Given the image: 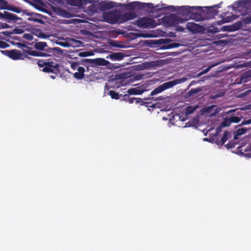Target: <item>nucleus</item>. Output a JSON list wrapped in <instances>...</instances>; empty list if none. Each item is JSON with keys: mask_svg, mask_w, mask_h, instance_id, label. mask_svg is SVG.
I'll list each match as a JSON object with an SVG mask.
<instances>
[{"mask_svg": "<svg viewBox=\"0 0 251 251\" xmlns=\"http://www.w3.org/2000/svg\"><path fill=\"white\" fill-rule=\"evenodd\" d=\"M33 64H37L39 67H43L42 71L46 73H52L57 74L59 73V65L53 61L46 60L34 59L31 58L30 59Z\"/></svg>", "mask_w": 251, "mask_h": 251, "instance_id": "1", "label": "nucleus"}, {"mask_svg": "<svg viewBox=\"0 0 251 251\" xmlns=\"http://www.w3.org/2000/svg\"><path fill=\"white\" fill-rule=\"evenodd\" d=\"M168 9L173 12L176 11L178 15L184 17V18L181 20V22L186 21L188 20V18L193 11H197V10H201V6H168Z\"/></svg>", "mask_w": 251, "mask_h": 251, "instance_id": "2", "label": "nucleus"}, {"mask_svg": "<svg viewBox=\"0 0 251 251\" xmlns=\"http://www.w3.org/2000/svg\"><path fill=\"white\" fill-rule=\"evenodd\" d=\"M185 80L186 79L185 78H182L165 82L152 90L150 94V96H153L160 93L167 89L173 87L175 85L184 82Z\"/></svg>", "mask_w": 251, "mask_h": 251, "instance_id": "3", "label": "nucleus"}, {"mask_svg": "<svg viewBox=\"0 0 251 251\" xmlns=\"http://www.w3.org/2000/svg\"><path fill=\"white\" fill-rule=\"evenodd\" d=\"M1 52L13 60H24L25 58L31 59V57H29L25 53H22L20 50H1Z\"/></svg>", "mask_w": 251, "mask_h": 251, "instance_id": "4", "label": "nucleus"}, {"mask_svg": "<svg viewBox=\"0 0 251 251\" xmlns=\"http://www.w3.org/2000/svg\"><path fill=\"white\" fill-rule=\"evenodd\" d=\"M135 24L138 27L147 28H153L156 25V23L152 19L148 17L140 18L135 22Z\"/></svg>", "mask_w": 251, "mask_h": 251, "instance_id": "5", "label": "nucleus"}, {"mask_svg": "<svg viewBox=\"0 0 251 251\" xmlns=\"http://www.w3.org/2000/svg\"><path fill=\"white\" fill-rule=\"evenodd\" d=\"M164 99V98L163 97H158L157 98L154 97H148L147 98H144V99H142L141 98H128V102L129 103H132L134 101L136 102V103H141V105H144L146 107H155V105L154 104H152L151 106L149 105V104H150L151 102H146L144 101V100H162Z\"/></svg>", "mask_w": 251, "mask_h": 251, "instance_id": "6", "label": "nucleus"}, {"mask_svg": "<svg viewBox=\"0 0 251 251\" xmlns=\"http://www.w3.org/2000/svg\"><path fill=\"white\" fill-rule=\"evenodd\" d=\"M222 2L221 3V4ZM220 3L218 4L214 5L212 6L205 7L206 9V10L203 11L201 8V13L205 16L204 18L205 19H212L215 18L216 15H217L219 11L215 9V8H219L220 7Z\"/></svg>", "mask_w": 251, "mask_h": 251, "instance_id": "7", "label": "nucleus"}, {"mask_svg": "<svg viewBox=\"0 0 251 251\" xmlns=\"http://www.w3.org/2000/svg\"><path fill=\"white\" fill-rule=\"evenodd\" d=\"M47 44L45 42H38L35 43L34 48L35 49L38 50H45L46 53L48 54H53V52L55 50H57L58 52L62 51V50L59 48H47Z\"/></svg>", "mask_w": 251, "mask_h": 251, "instance_id": "8", "label": "nucleus"}, {"mask_svg": "<svg viewBox=\"0 0 251 251\" xmlns=\"http://www.w3.org/2000/svg\"><path fill=\"white\" fill-rule=\"evenodd\" d=\"M0 19H1L8 23H16L19 20H22L20 17H18L16 15L10 13L7 11H4L3 12H0Z\"/></svg>", "mask_w": 251, "mask_h": 251, "instance_id": "9", "label": "nucleus"}, {"mask_svg": "<svg viewBox=\"0 0 251 251\" xmlns=\"http://www.w3.org/2000/svg\"><path fill=\"white\" fill-rule=\"evenodd\" d=\"M105 21L110 24H115L119 22L120 14L117 11L109 12L103 15Z\"/></svg>", "mask_w": 251, "mask_h": 251, "instance_id": "10", "label": "nucleus"}, {"mask_svg": "<svg viewBox=\"0 0 251 251\" xmlns=\"http://www.w3.org/2000/svg\"><path fill=\"white\" fill-rule=\"evenodd\" d=\"M87 63L90 64H95L96 65H103L106 66L109 64V62L103 58H96V59H83L82 61V64Z\"/></svg>", "mask_w": 251, "mask_h": 251, "instance_id": "11", "label": "nucleus"}, {"mask_svg": "<svg viewBox=\"0 0 251 251\" xmlns=\"http://www.w3.org/2000/svg\"><path fill=\"white\" fill-rule=\"evenodd\" d=\"M91 0H67V4L77 7H82L86 5L88 3H91Z\"/></svg>", "mask_w": 251, "mask_h": 251, "instance_id": "12", "label": "nucleus"}, {"mask_svg": "<svg viewBox=\"0 0 251 251\" xmlns=\"http://www.w3.org/2000/svg\"><path fill=\"white\" fill-rule=\"evenodd\" d=\"M53 11L58 15L62 16L64 18H69L73 17V15L67 11L66 10L62 9L59 7H52Z\"/></svg>", "mask_w": 251, "mask_h": 251, "instance_id": "13", "label": "nucleus"}, {"mask_svg": "<svg viewBox=\"0 0 251 251\" xmlns=\"http://www.w3.org/2000/svg\"><path fill=\"white\" fill-rule=\"evenodd\" d=\"M53 11L58 15L62 16L64 18H69L73 17V15L67 11L66 10L62 9L59 7H52Z\"/></svg>", "mask_w": 251, "mask_h": 251, "instance_id": "14", "label": "nucleus"}, {"mask_svg": "<svg viewBox=\"0 0 251 251\" xmlns=\"http://www.w3.org/2000/svg\"><path fill=\"white\" fill-rule=\"evenodd\" d=\"M137 17L134 12H126L123 14H120L119 23H124L128 20L135 19Z\"/></svg>", "mask_w": 251, "mask_h": 251, "instance_id": "15", "label": "nucleus"}, {"mask_svg": "<svg viewBox=\"0 0 251 251\" xmlns=\"http://www.w3.org/2000/svg\"><path fill=\"white\" fill-rule=\"evenodd\" d=\"M139 7L142 9H146V10L148 12H151L152 13L161 11L162 9L163 8V7H161L160 8L155 9V7H154L152 3H146L140 2Z\"/></svg>", "mask_w": 251, "mask_h": 251, "instance_id": "16", "label": "nucleus"}, {"mask_svg": "<svg viewBox=\"0 0 251 251\" xmlns=\"http://www.w3.org/2000/svg\"><path fill=\"white\" fill-rule=\"evenodd\" d=\"M251 77V70L244 72L240 76L239 81V79L237 78L235 81L237 84H241L242 83H245L249 81Z\"/></svg>", "mask_w": 251, "mask_h": 251, "instance_id": "17", "label": "nucleus"}, {"mask_svg": "<svg viewBox=\"0 0 251 251\" xmlns=\"http://www.w3.org/2000/svg\"><path fill=\"white\" fill-rule=\"evenodd\" d=\"M200 12L201 13V10H197V11H193L191 12L189 18V19H193L196 22L202 21L205 19L204 17H203L201 14L197 13V12Z\"/></svg>", "mask_w": 251, "mask_h": 251, "instance_id": "18", "label": "nucleus"}, {"mask_svg": "<svg viewBox=\"0 0 251 251\" xmlns=\"http://www.w3.org/2000/svg\"><path fill=\"white\" fill-rule=\"evenodd\" d=\"M235 5H240L241 9L245 8L249 10L251 8V0H239L235 1Z\"/></svg>", "mask_w": 251, "mask_h": 251, "instance_id": "19", "label": "nucleus"}, {"mask_svg": "<svg viewBox=\"0 0 251 251\" xmlns=\"http://www.w3.org/2000/svg\"><path fill=\"white\" fill-rule=\"evenodd\" d=\"M24 52L27 55H30L34 56H49L51 54L45 52H42L36 50H24Z\"/></svg>", "mask_w": 251, "mask_h": 251, "instance_id": "20", "label": "nucleus"}, {"mask_svg": "<svg viewBox=\"0 0 251 251\" xmlns=\"http://www.w3.org/2000/svg\"><path fill=\"white\" fill-rule=\"evenodd\" d=\"M7 10L14 12L17 13H20L22 12H23L24 13H25L28 16H31L33 14L32 13L27 12L26 10H22L19 7H17L15 5L10 4L8 5Z\"/></svg>", "mask_w": 251, "mask_h": 251, "instance_id": "21", "label": "nucleus"}, {"mask_svg": "<svg viewBox=\"0 0 251 251\" xmlns=\"http://www.w3.org/2000/svg\"><path fill=\"white\" fill-rule=\"evenodd\" d=\"M126 55L122 52H113L109 56L110 59L113 61H119L122 60Z\"/></svg>", "mask_w": 251, "mask_h": 251, "instance_id": "22", "label": "nucleus"}, {"mask_svg": "<svg viewBox=\"0 0 251 251\" xmlns=\"http://www.w3.org/2000/svg\"><path fill=\"white\" fill-rule=\"evenodd\" d=\"M146 91V90L142 89L140 87H135L129 89L127 90V93L129 95H141Z\"/></svg>", "mask_w": 251, "mask_h": 251, "instance_id": "23", "label": "nucleus"}, {"mask_svg": "<svg viewBox=\"0 0 251 251\" xmlns=\"http://www.w3.org/2000/svg\"><path fill=\"white\" fill-rule=\"evenodd\" d=\"M115 5L113 2L105 1L100 5L101 10H109L113 8Z\"/></svg>", "mask_w": 251, "mask_h": 251, "instance_id": "24", "label": "nucleus"}, {"mask_svg": "<svg viewBox=\"0 0 251 251\" xmlns=\"http://www.w3.org/2000/svg\"><path fill=\"white\" fill-rule=\"evenodd\" d=\"M199 25L194 23L188 22L186 24V28L191 31H196L198 29Z\"/></svg>", "mask_w": 251, "mask_h": 251, "instance_id": "25", "label": "nucleus"}, {"mask_svg": "<svg viewBox=\"0 0 251 251\" xmlns=\"http://www.w3.org/2000/svg\"><path fill=\"white\" fill-rule=\"evenodd\" d=\"M227 139H228V132L226 131H225L224 133V134H223L221 140H220V141L216 140L215 141V143L218 145L222 146L227 141Z\"/></svg>", "mask_w": 251, "mask_h": 251, "instance_id": "26", "label": "nucleus"}, {"mask_svg": "<svg viewBox=\"0 0 251 251\" xmlns=\"http://www.w3.org/2000/svg\"><path fill=\"white\" fill-rule=\"evenodd\" d=\"M243 26V22L241 20L239 21L234 23L232 25H231V27H232L233 31L238 30L240 29V28H241Z\"/></svg>", "mask_w": 251, "mask_h": 251, "instance_id": "27", "label": "nucleus"}, {"mask_svg": "<svg viewBox=\"0 0 251 251\" xmlns=\"http://www.w3.org/2000/svg\"><path fill=\"white\" fill-rule=\"evenodd\" d=\"M140 5V2H130L126 4V8L127 9L133 10H134L135 8L137 6L139 7Z\"/></svg>", "mask_w": 251, "mask_h": 251, "instance_id": "28", "label": "nucleus"}, {"mask_svg": "<svg viewBox=\"0 0 251 251\" xmlns=\"http://www.w3.org/2000/svg\"><path fill=\"white\" fill-rule=\"evenodd\" d=\"M231 124V122L230 120L229 117L226 118L221 124L220 126L221 127H226L230 126Z\"/></svg>", "mask_w": 251, "mask_h": 251, "instance_id": "29", "label": "nucleus"}, {"mask_svg": "<svg viewBox=\"0 0 251 251\" xmlns=\"http://www.w3.org/2000/svg\"><path fill=\"white\" fill-rule=\"evenodd\" d=\"M201 91V89L200 88L191 89L188 92V96L190 97L194 96L195 94L198 93Z\"/></svg>", "mask_w": 251, "mask_h": 251, "instance_id": "30", "label": "nucleus"}, {"mask_svg": "<svg viewBox=\"0 0 251 251\" xmlns=\"http://www.w3.org/2000/svg\"><path fill=\"white\" fill-rule=\"evenodd\" d=\"M9 4L5 0H0V9L7 10Z\"/></svg>", "mask_w": 251, "mask_h": 251, "instance_id": "31", "label": "nucleus"}, {"mask_svg": "<svg viewBox=\"0 0 251 251\" xmlns=\"http://www.w3.org/2000/svg\"><path fill=\"white\" fill-rule=\"evenodd\" d=\"M109 95L113 99L118 100L120 99V96L119 94L113 90H110L109 92Z\"/></svg>", "mask_w": 251, "mask_h": 251, "instance_id": "32", "label": "nucleus"}, {"mask_svg": "<svg viewBox=\"0 0 251 251\" xmlns=\"http://www.w3.org/2000/svg\"><path fill=\"white\" fill-rule=\"evenodd\" d=\"M243 22V25L250 24L251 23V16L248 15L243 18L241 20Z\"/></svg>", "mask_w": 251, "mask_h": 251, "instance_id": "33", "label": "nucleus"}, {"mask_svg": "<svg viewBox=\"0 0 251 251\" xmlns=\"http://www.w3.org/2000/svg\"><path fill=\"white\" fill-rule=\"evenodd\" d=\"M180 46V44L178 43H173L169 44L165 46V49H172L174 48H177L178 47Z\"/></svg>", "mask_w": 251, "mask_h": 251, "instance_id": "34", "label": "nucleus"}, {"mask_svg": "<svg viewBox=\"0 0 251 251\" xmlns=\"http://www.w3.org/2000/svg\"><path fill=\"white\" fill-rule=\"evenodd\" d=\"M229 118L231 123H238L241 121V118L235 116L229 117Z\"/></svg>", "mask_w": 251, "mask_h": 251, "instance_id": "35", "label": "nucleus"}, {"mask_svg": "<svg viewBox=\"0 0 251 251\" xmlns=\"http://www.w3.org/2000/svg\"><path fill=\"white\" fill-rule=\"evenodd\" d=\"M236 144H237V142L236 141L231 140L230 142H229L226 145V147L228 149H232V148H234Z\"/></svg>", "mask_w": 251, "mask_h": 251, "instance_id": "36", "label": "nucleus"}, {"mask_svg": "<svg viewBox=\"0 0 251 251\" xmlns=\"http://www.w3.org/2000/svg\"><path fill=\"white\" fill-rule=\"evenodd\" d=\"M248 129L246 128H238L236 131L235 133H237V135H241L246 133Z\"/></svg>", "mask_w": 251, "mask_h": 251, "instance_id": "37", "label": "nucleus"}, {"mask_svg": "<svg viewBox=\"0 0 251 251\" xmlns=\"http://www.w3.org/2000/svg\"><path fill=\"white\" fill-rule=\"evenodd\" d=\"M84 76V74H82L79 72H75L74 74V77L77 79H81Z\"/></svg>", "mask_w": 251, "mask_h": 251, "instance_id": "38", "label": "nucleus"}, {"mask_svg": "<svg viewBox=\"0 0 251 251\" xmlns=\"http://www.w3.org/2000/svg\"><path fill=\"white\" fill-rule=\"evenodd\" d=\"M9 47V45L5 41L0 40V48L5 49Z\"/></svg>", "mask_w": 251, "mask_h": 251, "instance_id": "39", "label": "nucleus"}, {"mask_svg": "<svg viewBox=\"0 0 251 251\" xmlns=\"http://www.w3.org/2000/svg\"><path fill=\"white\" fill-rule=\"evenodd\" d=\"M23 37L28 41H31L33 39V36L30 33H25L23 35Z\"/></svg>", "mask_w": 251, "mask_h": 251, "instance_id": "40", "label": "nucleus"}, {"mask_svg": "<svg viewBox=\"0 0 251 251\" xmlns=\"http://www.w3.org/2000/svg\"><path fill=\"white\" fill-rule=\"evenodd\" d=\"M233 20V18H232V17H227L226 18L223 19V22H221V21H218V23L219 25H221V24H222L223 23H224L229 22Z\"/></svg>", "mask_w": 251, "mask_h": 251, "instance_id": "41", "label": "nucleus"}, {"mask_svg": "<svg viewBox=\"0 0 251 251\" xmlns=\"http://www.w3.org/2000/svg\"><path fill=\"white\" fill-rule=\"evenodd\" d=\"M195 110V108H194L191 106L187 107L186 109V112L187 114H191L193 113Z\"/></svg>", "mask_w": 251, "mask_h": 251, "instance_id": "42", "label": "nucleus"}, {"mask_svg": "<svg viewBox=\"0 0 251 251\" xmlns=\"http://www.w3.org/2000/svg\"><path fill=\"white\" fill-rule=\"evenodd\" d=\"M24 32V30L21 28H15L13 30V32L16 34H22Z\"/></svg>", "mask_w": 251, "mask_h": 251, "instance_id": "43", "label": "nucleus"}, {"mask_svg": "<svg viewBox=\"0 0 251 251\" xmlns=\"http://www.w3.org/2000/svg\"><path fill=\"white\" fill-rule=\"evenodd\" d=\"M222 29L223 31H227L229 32L233 31L231 25L224 26H223Z\"/></svg>", "mask_w": 251, "mask_h": 251, "instance_id": "44", "label": "nucleus"}, {"mask_svg": "<svg viewBox=\"0 0 251 251\" xmlns=\"http://www.w3.org/2000/svg\"><path fill=\"white\" fill-rule=\"evenodd\" d=\"M90 55L89 51H83L78 53V55L81 57L88 56Z\"/></svg>", "mask_w": 251, "mask_h": 251, "instance_id": "45", "label": "nucleus"}, {"mask_svg": "<svg viewBox=\"0 0 251 251\" xmlns=\"http://www.w3.org/2000/svg\"><path fill=\"white\" fill-rule=\"evenodd\" d=\"M9 27L10 25L7 23L0 22V29L3 28H8Z\"/></svg>", "mask_w": 251, "mask_h": 251, "instance_id": "46", "label": "nucleus"}, {"mask_svg": "<svg viewBox=\"0 0 251 251\" xmlns=\"http://www.w3.org/2000/svg\"><path fill=\"white\" fill-rule=\"evenodd\" d=\"M251 92V90L246 91L241 93L240 94H239L238 95V97H239V98H243V97L247 96Z\"/></svg>", "mask_w": 251, "mask_h": 251, "instance_id": "47", "label": "nucleus"}, {"mask_svg": "<svg viewBox=\"0 0 251 251\" xmlns=\"http://www.w3.org/2000/svg\"><path fill=\"white\" fill-rule=\"evenodd\" d=\"M231 7L232 9L234 11H239L241 10L240 5H235V2H234V4L232 5Z\"/></svg>", "mask_w": 251, "mask_h": 251, "instance_id": "48", "label": "nucleus"}, {"mask_svg": "<svg viewBox=\"0 0 251 251\" xmlns=\"http://www.w3.org/2000/svg\"><path fill=\"white\" fill-rule=\"evenodd\" d=\"M78 64H79V63H78L77 62H73L71 63V67L72 69L75 70V69H76V68H77L78 67Z\"/></svg>", "mask_w": 251, "mask_h": 251, "instance_id": "49", "label": "nucleus"}, {"mask_svg": "<svg viewBox=\"0 0 251 251\" xmlns=\"http://www.w3.org/2000/svg\"><path fill=\"white\" fill-rule=\"evenodd\" d=\"M251 124V119L245 120L244 119L240 124V125H247Z\"/></svg>", "mask_w": 251, "mask_h": 251, "instance_id": "50", "label": "nucleus"}, {"mask_svg": "<svg viewBox=\"0 0 251 251\" xmlns=\"http://www.w3.org/2000/svg\"><path fill=\"white\" fill-rule=\"evenodd\" d=\"M216 107L215 105H211L208 106H207L205 108V111L207 112H210L212 109H213L214 107Z\"/></svg>", "mask_w": 251, "mask_h": 251, "instance_id": "51", "label": "nucleus"}, {"mask_svg": "<svg viewBox=\"0 0 251 251\" xmlns=\"http://www.w3.org/2000/svg\"><path fill=\"white\" fill-rule=\"evenodd\" d=\"M211 67H208V68H207L206 69L203 70L201 72L200 74H199V75H203V74H204L206 73H207L211 69Z\"/></svg>", "mask_w": 251, "mask_h": 251, "instance_id": "52", "label": "nucleus"}, {"mask_svg": "<svg viewBox=\"0 0 251 251\" xmlns=\"http://www.w3.org/2000/svg\"><path fill=\"white\" fill-rule=\"evenodd\" d=\"M77 71L79 73H81L82 74H84L85 69H84V67H78L77 68Z\"/></svg>", "mask_w": 251, "mask_h": 251, "instance_id": "53", "label": "nucleus"}, {"mask_svg": "<svg viewBox=\"0 0 251 251\" xmlns=\"http://www.w3.org/2000/svg\"><path fill=\"white\" fill-rule=\"evenodd\" d=\"M27 20L28 21H33V22H39L41 21L40 20H39L37 18H33L31 17L28 18Z\"/></svg>", "mask_w": 251, "mask_h": 251, "instance_id": "54", "label": "nucleus"}, {"mask_svg": "<svg viewBox=\"0 0 251 251\" xmlns=\"http://www.w3.org/2000/svg\"><path fill=\"white\" fill-rule=\"evenodd\" d=\"M17 46L20 48H24V47L28 48V47H27V46L24 43H17ZM28 48H29V47H28ZM29 49H30V48H29Z\"/></svg>", "mask_w": 251, "mask_h": 251, "instance_id": "55", "label": "nucleus"}, {"mask_svg": "<svg viewBox=\"0 0 251 251\" xmlns=\"http://www.w3.org/2000/svg\"><path fill=\"white\" fill-rule=\"evenodd\" d=\"M160 41H162V42H161L162 43L167 44L170 42V39L166 38V39H161V40H160Z\"/></svg>", "mask_w": 251, "mask_h": 251, "instance_id": "56", "label": "nucleus"}, {"mask_svg": "<svg viewBox=\"0 0 251 251\" xmlns=\"http://www.w3.org/2000/svg\"><path fill=\"white\" fill-rule=\"evenodd\" d=\"M164 5H165V4H162L161 5V7H160L158 4H157V5H156L154 6L155 7V9H158V8H161V7H163V8L162 10H163V9H168V7H164L163 6H164Z\"/></svg>", "mask_w": 251, "mask_h": 251, "instance_id": "57", "label": "nucleus"}, {"mask_svg": "<svg viewBox=\"0 0 251 251\" xmlns=\"http://www.w3.org/2000/svg\"><path fill=\"white\" fill-rule=\"evenodd\" d=\"M176 29L178 31L183 32L184 31V28L180 26H177Z\"/></svg>", "mask_w": 251, "mask_h": 251, "instance_id": "58", "label": "nucleus"}, {"mask_svg": "<svg viewBox=\"0 0 251 251\" xmlns=\"http://www.w3.org/2000/svg\"><path fill=\"white\" fill-rule=\"evenodd\" d=\"M239 135H237V133H235V132H234V137H233V139L232 140L233 141H236L238 139V136Z\"/></svg>", "mask_w": 251, "mask_h": 251, "instance_id": "59", "label": "nucleus"}, {"mask_svg": "<svg viewBox=\"0 0 251 251\" xmlns=\"http://www.w3.org/2000/svg\"><path fill=\"white\" fill-rule=\"evenodd\" d=\"M39 37L43 38H45L47 37V36L45 33H41L39 35Z\"/></svg>", "mask_w": 251, "mask_h": 251, "instance_id": "60", "label": "nucleus"}, {"mask_svg": "<svg viewBox=\"0 0 251 251\" xmlns=\"http://www.w3.org/2000/svg\"><path fill=\"white\" fill-rule=\"evenodd\" d=\"M177 18L176 16H175V15H172L169 18V21H170L171 19H176Z\"/></svg>", "mask_w": 251, "mask_h": 251, "instance_id": "61", "label": "nucleus"}, {"mask_svg": "<svg viewBox=\"0 0 251 251\" xmlns=\"http://www.w3.org/2000/svg\"><path fill=\"white\" fill-rule=\"evenodd\" d=\"M248 147H247L245 149V151H251V144H250L249 145V148L247 149Z\"/></svg>", "mask_w": 251, "mask_h": 251, "instance_id": "62", "label": "nucleus"}, {"mask_svg": "<svg viewBox=\"0 0 251 251\" xmlns=\"http://www.w3.org/2000/svg\"><path fill=\"white\" fill-rule=\"evenodd\" d=\"M58 73H57V74H54V75H50V77L53 79H55V77H56V75H57Z\"/></svg>", "mask_w": 251, "mask_h": 251, "instance_id": "63", "label": "nucleus"}, {"mask_svg": "<svg viewBox=\"0 0 251 251\" xmlns=\"http://www.w3.org/2000/svg\"><path fill=\"white\" fill-rule=\"evenodd\" d=\"M219 131H220V129H219V128H217L216 129V134H217V133H219Z\"/></svg>", "mask_w": 251, "mask_h": 251, "instance_id": "64", "label": "nucleus"}]
</instances>
